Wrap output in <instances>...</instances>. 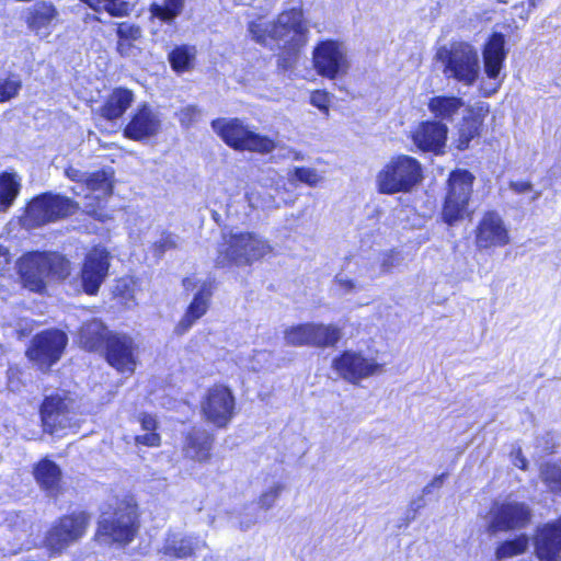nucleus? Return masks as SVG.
Returning <instances> with one entry per match:
<instances>
[{
    "mask_svg": "<svg viewBox=\"0 0 561 561\" xmlns=\"http://www.w3.org/2000/svg\"><path fill=\"white\" fill-rule=\"evenodd\" d=\"M161 129L160 114L144 103L137 107L129 123L124 128V136L135 141H142L156 136Z\"/></svg>",
    "mask_w": 561,
    "mask_h": 561,
    "instance_id": "f3484780",
    "label": "nucleus"
},
{
    "mask_svg": "<svg viewBox=\"0 0 561 561\" xmlns=\"http://www.w3.org/2000/svg\"><path fill=\"white\" fill-rule=\"evenodd\" d=\"M323 175L313 168L296 167L289 178L290 181H298L309 186H317L323 181Z\"/></svg>",
    "mask_w": 561,
    "mask_h": 561,
    "instance_id": "79ce46f5",
    "label": "nucleus"
},
{
    "mask_svg": "<svg viewBox=\"0 0 561 561\" xmlns=\"http://www.w3.org/2000/svg\"><path fill=\"white\" fill-rule=\"evenodd\" d=\"M106 359L121 373H134L136 360L133 339L125 334H111L105 343Z\"/></svg>",
    "mask_w": 561,
    "mask_h": 561,
    "instance_id": "aec40b11",
    "label": "nucleus"
},
{
    "mask_svg": "<svg viewBox=\"0 0 561 561\" xmlns=\"http://www.w3.org/2000/svg\"><path fill=\"white\" fill-rule=\"evenodd\" d=\"M540 478L552 491H561V467L543 463L540 467Z\"/></svg>",
    "mask_w": 561,
    "mask_h": 561,
    "instance_id": "37998d69",
    "label": "nucleus"
},
{
    "mask_svg": "<svg viewBox=\"0 0 561 561\" xmlns=\"http://www.w3.org/2000/svg\"><path fill=\"white\" fill-rule=\"evenodd\" d=\"M136 519V505L130 502H121L112 514H102L99 520L96 538L106 543L130 542L137 530Z\"/></svg>",
    "mask_w": 561,
    "mask_h": 561,
    "instance_id": "0eeeda50",
    "label": "nucleus"
},
{
    "mask_svg": "<svg viewBox=\"0 0 561 561\" xmlns=\"http://www.w3.org/2000/svg\"><path fill=\"white\" fill-rule=\"evenodd\" d=\"M110 336L106 327L99 319L87 321L79 332L80 344L89 351L102 348Z\"/></svg>",
    "mask_w": 561,
    "mask_h": 561,
    "instance_id": "c756f323",
    "label": "nucleus"
},
{
    "mask_svg": "<svg viewBox=\"0 0 561 561\" xmlns=\"http://www.w3.org/2000/svg\"><path fill=\"white\" fill-rule=\"evenodd\" d=\"M447 138V127L439 122L422 123L413 134L414 144L424 151H438Z\"/></svg>",
    "mask_w": 561,
    "mask_h": 561,
    "instance_id": "393cba45",
    "label": "nucleus"
},
{
    "mask_svg": "<svg viewBox=\"0 0 561 561\" xmlns=\"http://www.w3.org/2000/svg\"><path fill=\"white\" fill-rule=\"evenodd\" d=\"M422 180L420 162L405 154L391 158L376 175L379 193L392 195L408 193Z\"/></svg>",
    "mask_w": 561,
    "mask_h": 561,
    "instance_id": "20e7f679",
    "label": "nucleus"
},
{
    "mask_svg": "<svg viewBox=\"0 0 561 561\" xmlns=\"http://www.w3.org/2000/svg\"><path fill=\"white\" fill-rule=\"evenodd\" d=\"M310 346L313 347L334 346L342 337L341 329L334 324L310 322Z\"/></svg>",
    "mask_w": 561,
    "mask_h": 561,
    "instance_id": "473e14b6",
    "label": "nucleus"
},
{
    "mask_svg": "<svg viewBox=\"0 0 561 561\" xmlns=\"http://www.w3.org/2000/svg\"><path fill=\"white\" fill-rule=\"evenodd\" d=\"M211 295L210 284L204 282L188 305L186 312L175 327L174 331L178 335L186 333L193 324L207 312Z\"/></svg>",
    "mask_w": 561,
    "mask_h": 561,
    "instance_id": "b1692460",
    "label": "nucleus"
},
{
    "mask_svg": "<svg viewBox=\"0 0 561 561\" xmlns=\"http://www.w3.org/2000/svg\"><path fill=\"white\" fill-rule=\"evenodd\" d=\"M463 105L465 102L460 98L439 95L430 99L427 107L436 118L453 121Z\"/></svg>",
    "mask_w": 561,
    "mask_h": 561,
    "instance_id": "2f4dec72",
    "label": "nucleus"
},
{
    "mask_svg": "<svg viewBox=\"0 0 561 561\" xmlns=\"http://www.w3.org/2000/svg\"><path fill=\"white\" fill-rule=\"evenodd\" d=\"M184 7V0H163V3H153L151 5V13L153 16L163 22H172L178 15L181 14Z\"/></svg>",
    "mask_w": 561,
    "mask_h": 561,
    "instance_id": "e433bc0d",
    "label": "nucleus"
},
{
    "mask_svg": "<svg viewBox=\"0 0 561 561\" xmlns=\"http://www.w3.org/2000/svg\"><path fill=\"white\" fill-rule=\"evenodd\" d=\"M59 13L53 3L42 1L36 2L28 9L26 23L27 26L44 38L50 35L58 23Z\"/></svg>",
    "mask_w": 561,
    "mask_h": 561,
    "instance_id": "5701e85b",
    "label": "nucleus"
},
{
    "mask_svg": "<svg viewBox=\"0 0 561 561\" xmlns=\"http://www.w3.org/2000/svg\"><path fill=\"white\" fill-rule=\"evenodd\" d=\"M310 103L325 115L329 114L330 94L328 92L322 90L313 91L310 96Z\"/></svg>",
    "mask_w": 561,
    "mask_h": 561,
    "instance_id": "8fccbe9b",
    "label": "nucleus"
},
{
    "mask_svg": "<svg viewBox=\"0 0 561 561\" xmlns=\"http://www.w3.org/2000/svg\"><path fill=\"white\" fill-rule=\"evenodd\" d=\"M294 160H304V156L300 152H294Z\"/></svg>",
    "mask_w": 561,
    "mask_h": 561,
    "instance_id": "680f3d73",
    "label": "nucleus"
},
{
    "mask_svg": "<svg viewBox=\"0 0 561 561\" xmlns=\"http://www.w3.org/2000/svg\"><path fill=\"white\" fill-rule=\"evenodd\" d=\"M2 210H7V208L2 207V205H0V211H2Z\"/></svg>",
    "mask_w": 561,
    "mask_h": 561,
    "instance_id": "774afa93",
    "label": "nucleus"
},
{
    "mask_svg": "<svg viewBox=\"0 0 561 561\" xmlns=\"http://www.w3.org/2000/svg\"><path fill=\"white\" fill-rule=\"evenodd\" d=\"M21 87V80L16 77L0 79V102H5L16 96Z\"/></svg>",
    "mask_w": 561,
    "mask_h": 561,
    "instance_id": "c03bdc74",
    "label": "nucleus"
},
{
    "mask_svg": "<svg viewBox=\"0 0 561 561\" xmlns=\"http://www.w3.org/2000/svg\"><path fill=\"white\" fill-rule=\"evenodd\" d=\"M135 440L137 444L153 447L160 444V436L156 432H146L142 435H137Z\"/></svg>",
    "mask_w": 561,
    "mask_h": 561,
    "instance_id": "864d4df0",
    "label": "nucleus"
},
{
    "mask_svg": "<svg viewBox=\"0 0 561 561\" xmlns=\"http://www.w3.org/2000/svg\"><path fill=\"white\" fill-rule=\"evenodd\" d=\"M108 260V252L104 249L95 248L87 254L81 271L82 285L87 294L95 295L98 293L107 276Z\"/></svg>",
    "mask_w": 561,
    "mask_h": 561,
    "instance_id": "a211bd4d",
    "label": "nucleus"
},
{
    "mask_svg": "<svg viewBox=\"0 0 561 561\" xmlns=\"http://www.w3.org/2000/svg\"><path fill=\"white\" fill-rule=\"evenodd\" d=\"M84 186L88 191L98 192V198L100 196H108L113 191L111 178L105 171L88 173Z\"/></svg>",
    "mask_w": 561,
    "mask_h": 561,
    "instance_id": "4c0bfd02",
    "label": "nucleus"
},
{
    "mask_svg": "<svg viewBox=\"0 0 561 561\" xmlns=\"http://www.w3.org/2000/svg\"><path fill=\"white\" fill-rule=\"evenodd\" d=\"M289 37L282 39L284 42V48L287 50V53L283 56L278 57V67H280L284 70H287L291 68L297 59V51L301 47L293 48L290 47Z\"/></svg>",
    "mask_w": 561,
    "mask_h": 561,
    "instance_id": "49530a36",
    "label": "nucleus"
},
{
    "mask_svg": "<svg viewBox=\"0 0 561 561\" xmlns=\"http://www.w3.org/2000/svg\"><path fill=\"white\" fill-rule=\"evenodd\" d=\"M510 241V232L503 218L496 211L485 213L476 230L477 248L504 247Z\"/></svg>",
    "mask_w": 561,
    "mask_h": 561,
    "instance_id": "dca6fc26",
    "label": "nucleus"
},
{
    "mask_svg": "<svg viewBox=\"0 0 561 561\" xmlns=\"http://www.w3.org/2000/svg\"><path fill=\"white\" fill-rule=\"evenodd\" d=\"M529 540L526 535L517 536L512 540L501 542L495 550L496 561H503L519 554L528 549Z\"/></svg>",
    "mask_w": 561,
    "mask_h": 561,
    "instance_id": "72a5a7b5",
    "label": "nucleus"
},
{
    "mask_svg": "<svg viewBox=\"0 0 561 561\" xmlns=\"http://www.w3.org/2000/svg\"><path fill=\"white\" fill-rule=\"evenodd\" d=\"M480 122L476 117H466L463 118L462 124L459 127V137L457 148L459 150H465L469 147L470 141L478 136Z\"/></svg>",
    "mask_w": 561,
    "mask_h": 561,
    "instance_id": "a19ab883",
    "label": "nucleus"
},
{
    "mask_svg": "<svg viewBox=\"0 0 561 561\" xmlns=\"http://www.w3.org/2000/svg\"><path fill=\"white\" fill-rule=\"evenodd\" d=\"M206 547V541L198 535L169 530L159 551L168 558L187 560Z\"/></svg>",
    "mask_w": 561,
    "mask_h": 561,
    "instance_id": "2eb2a0df",
    "label": "nucleus"
},
{
    "mask_svg": "<svg viewBox=\"0 0 561 561\" xmlns=\"http://www.w3.org/2000/svg\"><path fill=\"white\" fill-rule=\"evenodd\" d=\"M20 182L15 174L3 173L0 175V205L7 209L13 204L20 192Z\"/></svg>",
    "mask_w": 561,
    "mask_h": 561,
    "instance_id": "f704fd0d",
    "label": "nucleus"
},
{
    "mask_svg": "<svg viewBox=\"0 0 561 561\" xmlns=\"http://www.w3.org/2000/svg\"><path fill=\"white\" fill-rule=\"evenodd\" d=\"M473 179V175L466 170H458L450 174L443 208V219L448 225L463 218L472 192Z\"/></svg>",
    "mask_w": 561,
    "mask_h": 561,
    "instance_id": "9d476101",
    "label": "nucleus"
},
{
    "mask_svg": "<svg viewBox=\"0 0 561 561\" xmlns=\"http://www.w3.org/2000/svg\"><path fill=\"white\" fill-rule=\"evenodd\" d=\"M67 343L68 337L64 331L45 330L32 339L26 356L39 369L48 370L60 359Z\"/></svg>",
    "mask_w": 561,
    "mask_h": 561,
    "instance_id": "1a4fd4ad",
    "label": "nucleus"
},
{
    "mask_svg": "<svg viewBox=\"0 0 561 561\" xmlns=\"http://www.w3.org/2000/svg\"><path fill=\"white\" fill-rule=\"evenodd\" d=\"M272 251L268 241L250 231H230L222 234L217 249L216 265L248 266Z\"/></svg>",
    "mask_w": 561,
    "mask_h": 561,
    "instance_id": "f03ea898",
    "label": "nucleus"
},
{
    "mask_svg": "<svg viewBox=\"0 0 561 561\" xmlns=\"http://www.w3.org/2000/svg\"><path fill=\"white\" fill-rule=\"evenodd\" d=\"M12 518H14V519H15V520H14V525H16V526H18V524H19V523H18V520L20 519V515H18V514H16V515H14Z\"/></svg>",
    "mask_w": 561,
    "mask_h": 561,
    "instance_id": "69168bd1",
    "label": "nucleus"
},
{
    "mask_svg": "<svg viewBox=\"0 0 561 561\" xmlns=\"http://www.w3.org/2000/svg\"><path fill=\"white\" fill-rule=\"evenodd\" d=\"M334 283L344 294H348L357 289L356 283L344 275H336Z\"/></svg>",
    "mask_w": 561,
    "mask_h": 561,
    "instance_id": "5fc2aeb1",
    "label": "nucleus"
},
{
    "mask_svg": "<svg viewBox=\"0 0 561 561\" xmlns=\"http://www.w3.org/2000/svg\"><path fill=\"white\" fill-rule=\"evenodd\" d=\"M436 58L443 65V73L447 79H455L465 85H472L480 73L478 51L470 44L457 42L440 47Z\"/></svg>",
    "mask_w": 561,
    "mask_h": 561,
    "instance_id": "39448f33",
    "label": "nucleus"
},
{
    "mask_svg": "<svg viewBox=\"0 0 561 561\" xmlns=\"http://www.w3.org/2000/svg\"><path fill=\"white\" fill-rule=\"evenodd\" d=\"M88 213L92 214L95 218L98 219H102V215L100 213H98L96 210H88Z\"/></svg>",
    "mask_w": 561,
    "mask_h": 561,
    "instance_id": "0e129e2a",
    "label": "nucleus"
},
{
    "mask_svg": "<svg viewBox=\"0 0 561 561\" xmlns=\"http://www.w3.org/2000/svg\"><path fill=\"white\" fill-rule=\"evenodd\" d=\"M118 39L138 41L141 37L140 27L127 23H122L117 27Z\"/></svg>",
    "mask_w": 561,
    "mask_h": 561,
    "instance_id": "3c124183",
    "label": "nucleus"
},
{
    "mask_svg": "<svg viewBox=\"0 0 561 561\" xmlns=\"http://www.w3.org/2000/svg\"><path fill=\"white\" fill-rule=\"evenodd\" d=\"M65 175L73 182L80 183L84 185L87 181L88 173L75 168V167H68L65 169Z\"/></svg>",
    "mask_w": 561,
    "mask_h": 561,
    "instance_id": "6e6d98bb",
    "label": "nucleus"
},
{
    "mask_svg": "<svg viewBox=\"0 0 561 561\" xmlns=\"http://www.w3.org/2000/svg\"><path fill=\"white\" fill-rule=\"evenodd\" d=\"M78 204L60 194L44 193L34 197L26 208V220L33 227L55 222L73 215Z\"/></svg>",
    "mask_w": 561,
    "mask_h": 561,
    "instance_id": "6e6552de",
    "label": "nucleus"
},
{
    "mask_svg": "<svg viewBox=\"0 0 561 561\" xmlns=\"http://www.w3.org/2000/svg\"><path fill=\"white\" fill-rule=\"evenodd\" d=\"M211 127L228 146L237 150L265 154L276 148L273 139L255 133L238 118H218L211 122Z\"/></svg>",
    "mask_w": 561,
    "mask_h": 561,
    "instance_id": "423d86ee",
    "label": "nucleus"
},
{
    "mask_svg": "<svg viewBox=\"0 0 561 561\" xmlns=\"http://www.w3.org/2000/svg\"><path fill=\"white\" fill-rule=\"evenodd\" d=\"M447 474L446 473H442L439 476H436L424 489H423V493L424 494H430L432 492L433 489H439L443 484H444V481L446 479Z\"/></svg>",
    "mask_w": 561,
    "mask_h": 561,
    "instance_id": "13d9d810",
    "label": "nucleus"
},
{
    "mask_svg": "<svg viewBox=\"0 0 561 561\" xmlns=\"http://www.w3.org/2000/svg\"><path fill=\"white\" fill-rule=\"evenodd\" d=\"M249 33L260 44H266L267 38L282 41L289 37L290 47L295 49L306 45L308 27L304 21L302 10L293 8L282 12L273 24L263 19L250 22Z\"/></svg>",
    "mask_w": 561,
    "mask_h": 561,
    "instance_id": "7ed1b4c3",
    "label": "nucleus"
},
{
    "mask_svg": "<svg viewBox=\"0 0 561 561\" xmlns=\"http://www.w3.org/2000/svg\"><path fill=\"white\" fill-rule=\"evenodd\" d=\"M310 322L288 327L284 330V341L289 346H310Z\"/></svg>",
    "mask_w": 561,
    "mask_h": 561,
    "instance_id": "c9c22d12",
    "label": "nucleus"
},
{
    "mask_svg": "<svg viewBox=\"0 0 561 561\" xmlns=\"http://www.w3.org/2000/svg\"><path fill=\"white\" fill-rule=\"evenodd\" d=\"M21 528L24 533H27L28 529H30V525L27 522H25L24 519L21 520Z\"/></svg>",
    "mask_w": 561,
    "mask_h": 561,
    "instance_id": "052dcab7",
    "label": "nucleus"
},
{
    "mask_svg": "<svg viewBox=\"0 0 561 561\" xmlns=\"http://www.w3.org/2000/svg\"><path fill=\"white\" fill-rule=\"evenodd\" d=\"M529 2H530V4H531L533 7H535V4H536V0H529Z\"/></svg>",
    "mask_w": 561,
    "mask_h": 561,
    "instance_id": "338daca9",
    "label": "nucleus"
},
{
    "mask_svg": "<svg viewBox=\"0 0 561 561\" xmlns=\"http://www.w3.org/2000/svg\"><path fill=\"white\" fill-rule=\"evenodd\" d=\"M34 477L49 496H57L61 489V470L49 459L41 460L34 468Z\"/></svg>",
    "mask_w": 561,
    "mask_h": 561,
    "instance_id": "cd10ccee",
    "label": "nucleus"
},
{
    "mask_svg": "<svg viewBox=\"0 0 561 561\" xmlns=\"http://www.w3.org/2000/svg\"><path fill=\"white\" fill-rule=\"evenodd\" d=\"M510 188L516 194L533 193L529 197L530 203L537 201L541 195L540 192L534 191L533 184L527 181H512L510 182Z\"/></svg>",
    "mask_w": 561,
    "mask_h": 561,
    "instance_id": "09e8293b",
    "label": "nucleus"
},
{
    "mask_svg": "<svg viewBox=\"0 0 561 561\" xmlns=\"http://www.w3.org/2000/svg\"><path fill=\"white\" fill-rule=\"evenodd\" d=\"M234 397L225 386H214L202 401V412L206 421L217 427H225L232 419Z\"/></svg>",
    "mask_w": 561,
    "mask_h": 561,
    "instance_id": "4468645a",
    "label": "nucleus"
},
{
    "mask_svg": "<svg viewBox=\"0 0 561 561\" xmlns=\"http://www.w3.org/2000/svg\"><path fill=\"white\" fill-rule=\"evenodd\" d=\"M332 366L343 379L354 383L374 375L380 368L377 363L352 351H345L333 360Z\"/></svg>",
    "mask_w": 561,
    "mask_h": 561,
    "instance_id": "6ab92c4d",
    "label": "nucleus"
},
{
    "mask_svg": "<svg viewBox=\"0 0 561 561\" xmlns=\"http://www.w3.org/2000/svg\"><path fill=\"white\" fill-rule=\"evenodd\" d=\"M197 114H198V110L196 106H193V105L186 106L179 112L180 123L183 126L188 127L190 125L193 124Z\"/></svg>",
    "mask_w": 561,
    "mask_h": 561,
    "instance_id": "603ef678",
    "label": "nucleus"
},
{
    "mask_svg": "<svg viewBox=\"0 0 561 561\" xmlns=\"http://www.w3.org/2000/svg\"><path fill=\"white\" fill-rule=\"evenodd\" d=\"M484 72L490 79H496L506 58L505 37L501 33H494L484 46L483 53Z\"/></svg>",
    "mask_w": 561,
    "mask_h": 561,
    "instance_id": "a878e982",
    "label": "nucleus"
},
{
    "mask_svg": "<svg viewBox=\"0 0 561 561\" xmlns=\"http://www.w3.org/2000/svg\"><path fill=\"white\" fill-rule=\"evenodd\" d=\"M18 272L25 288L43 294L50 280L70 274L69 261L56 252H28L19 259Z\"/></svg>",
    "mask_w": 561,
    "mask_h": 561,
    "instance_id": "f257e3e1",
    "label": "nucleus"
},
{
    "mask_svg": "<svg viewBox=\"0 0 561 561\" xmlns=\"http://www.w3.org/2000/svg\"><path fill=\"white\" fill-rule=\"evenodd\" d=\"M312 61L318 75L330 80L345 76L350 69L346 49L336 41L319 43L313 49Z\"/></svg>",
    "mask_w": 561,
    "mask_h": 561,
    "instance_id": "9b49d317",
    "label": "nucleus"
},
{
    "mask_svg": "<svg viewBox=\"0 0 561 561\" xmlns=\"http://www.w3.org/2000/svg\"><path fill=\"white\" fill-rule=\"evenodd\" d=\"M535 552L539 561H561V515L538 528Z\"/></svg>",
    "mask_w": 561,
    "mask_h": 561,
    "instance_id": "412c9836",
    "label": "nucleus"
},
{
    "mask_svg": "<svg viewBox=\"0 0 561 561\" xmlns=\"http://www.w3.org/2000/svg\"><path fill=\"white\" fill-rule=\"evenodd\" d=\"M140 424L146 432H154L157 428L156 420L149 414H142L140 416Z\"/></svg>",
    "mask_w": 561,
    "mask_h": 561,
    "instance_id": "bf43d9fd",
    "label": "nucleus"
},
{
    "mask_svg": "<svg viewBox=\"0 0 561 561\" xmlns=\"http://www.w3.org/2000/svg\"><path fill=\"white\" fill-rule=\"evenodd\" d=\"M73 402L68 397L59 393L47 397L41 409L42 421L45 427L54 433L56 428H65L70 425V413Z\"/></svg>",
    "mask_w": 561,
    "mask_h": 561,
    "instance_id": "4be33fe9",
    "label": "nucleus"
},
{
    "mask_svg": "<svg viewBox=\"0 0 561 561\" xmlns=\"http://www.w3.org/2000/svg\"><path fill=\"white\" fill-rule=\"evenodd\" d=\"M195 58V49L188 46H180L169 54V61L178 72L190 70Z\"/></svg>",
    "mask_w": 561,
    "mask_h": 561,
    "instance_id": "58836bf2",
    "label": "nucleus"
},
{
    "mask_svg": "<svg viewBox=\"0 0 561 561\" xmlns=\"http://www.w3.org/2000/svg\"><path fill=\"white\" fill-rule=\"evenodd\" d=\"M135 101V94L126 88L114 89L99 108L100 115L107 121L121 118Z\"/></svg>",
    "mask_w": 561,
    "mask_h": 561,
    "instance_id": "bb28decb",
    "label": "nucleus"
},
{
    "mask_svg": "<svg viewBox=\"0 0 561 561\" xmlns=\"http://www.w3.org/2000/svg\"><path fill=\"white\" fill-rule=\"evenodd\" d=\"M178 237L175 234L163 232L153 243L156 255L160 257L165 251L174 249Z\"/></svg>",
    "mask_w": 561,
    "mask_h": 561,
    "instance_id": "a18cd8bd",
    "label": "nucleus"
},
{
    "mask_svg": "<svg viewBox=\"0 0 561 561\" xmlns=\"http://www.w3.org/2000/svg\"><path fill=\"white\" fill-rule=\"evenodd\" d=\"M286 484L279 480L272 481L271 484L259 495L257 506L263 511H268L276 504L277 500L285 491Z\"/></svg>",
    "mask_w": 561,
    "mask_h": 561,
    "instance_id": "ea45409f",
    "label": "nucleus"
},
{
    "mask_svg": "<svg viewBox=\"0 0 561 561\" xmlns=\"http://www.w3.org/2000/svg\"><path fill=\"white\" fill-rule=\"evenodd\" d=\"M531 519V510L526 503L506 501L494 504L490 512L489 531H512L525 528Z\"/></svg>",
    "mask_w": 561,
    "mask_h": 561,
    "instance_id": "ddd939ff",
    "label": "nucleus"
},
{
    "mask_svg": "<svg viewBox=\"0 0 561 561\" xmlns=\"http://www.w3.org/2000/svg\"><path fill=\"white\" fill-rule=\"evenodd\" d=\"M512 461L515 467L522 470H526L528 467V461L519 447L512 451Z\"/></svg>",
    "mask_w": 561,
    "mask_h": 561,
    "instance_id": "4d7b16f0",
    "label": "nucleus"
},
{
    "mask_svg": "<svg viewBox=\"0 0 561 561\" xmlns=\"http://www.w3.org/2000/svg\"><path fill=\"white\" fill-rule=\"evenodd\" d=\"M89 523L90 515L85 512L61 517L47 533L46 547L54 553L61 552L83 536Z\"/></svg>",
    "mask_w": 561,
    "mask_h": 561,
    "instance_id": "f8f14e48",
    "label": "nucleus"
},
{
    "mask_svg": "<svg viewBox=\"0 0 561 561\" xmlns=\"http://www.w3.org/2000/svg\"><path fill=\"white\" fill-rule=\"evenodd\" d=\"M401 262L402 257L398 251H383L378 253L371 262L364 266L362 274L369 279H375L392 272Z\"/></svg>",
    "mask_w": 561,
    "mask_h": 561,
    "instance_id": "7c9ffc66",
    "label": "nucleus"
},
{
    "mask_svg": "<svg viewBox=\"0 0 561 561\" xmlns=\"http://www.w3.org/2000/svg\"><path fill=\"white\" fill-rule=\"evenodd\" d=\"M183 285H184V287L186 289H188L191 287V285H192V280L186 278V279L183 280Z\"/></svg>",
    "mask_w": 561,
    "mask_h": 561,
    "instance_id": "e2e57ef3",
    "label": "nucleus"
},
{
    "mask_svg": "<svg viewBox=\"0 0 561 561\" xmlns=\"http://www.w3.org/2000/svg\"><path fill=\"white\" fill-rule=\"evenodd\" d=\"M137 41L118 39L117 53L124 58H136L140 55L141 49L136 45Z\"/></svg>",
    "mask_w": 561,
    "mask_h": 561,
    "instance_id": "de8ad7c7",
    "label": "nucleus"
},
{
    "mask_svg": "<svg viewBox=\"0 0 561 561\" xmlns=\"http://www.w3.org/2000/svg\"><path fill=\"white\" fill-rule=\"evenodd\" d=\"M213 437L203 430L194 428L185 437L183 451L185 456L198 462H205L210 458Z\"/></svg>",
    "mask_w": 561,
    "mask_h": 561,
    "instance_id": "c85d7f7f",
    "label": "nucleus"
}]
</instances>
